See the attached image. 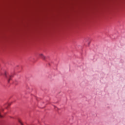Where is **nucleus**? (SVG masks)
<instances>
[{"label":"nucleus","mask_w":125,"mask_h":125,"mask_svg":"<svg viewBox=\"0 0 125 125\" xmlns=\"http://www.w3.org/2000/svg\"><path fill=\"white\" fill-rule=\"evenodd\" d=\"M4 76L5 78L7 79V80H8V83H9V82L10 81V80H11V78L13 77V75L10 74L6 72L4 73Z\"/></svg>","instance_id":"1"},{"label":"nucleus","mask_w":125,"mask_h":125,"mask_svg":"<svg viewBox=\"0 0 125 125\" xmlns=\"http://www.w3.org/2000/svg\"><path fill=\"white\" fill-rule=\"evenodd\" d=\"M40 56L41 57V58L42 59H43V60H45V56H44V55H43V54H40Z\"/></svg>","instance_id":"2"},{"label":"nucleus","mask_w":125,"mask_h":125,"mask_svg":"<svg viewBox=\"0 0 125 125\" xmlns=\"http://www.w3.org/2000/svg\"><path fill=\"white\" fill-rule=\"evenodd\" d=\"M20 123H21V122H20Z\"/></svg>","instance_id":"3"},{"label":"nucleus","mask_w":125,"mask_h":125,"mask_svg":"<svg viewBox=\"0 0 125 125\" xmlns=\"http://www.w3.org/2000/svg\"><path fill=\"white\" fill-rule=\"evenodd\" d=\"M20 123H21V122H20Z\"/></svg>","instance_id":"4"}]
</instances>
